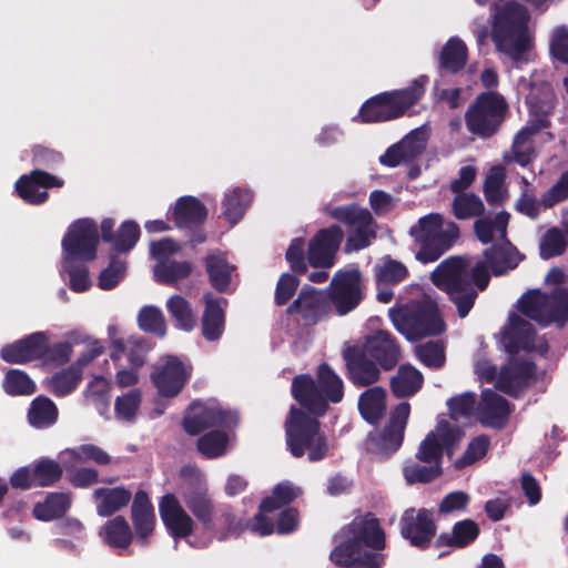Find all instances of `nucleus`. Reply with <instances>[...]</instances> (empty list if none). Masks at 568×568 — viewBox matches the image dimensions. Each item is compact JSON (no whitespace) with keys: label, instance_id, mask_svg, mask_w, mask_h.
Wrapping results in <instances>:
<instances>
[{"label":"nucleus","instance_id":"nucleus-56","mask_svg":"<svg viewBox=\"0 0 568 568\" xmlns=\"http://www.w3.org/2000/svg\"><path fill=\"white\" fill-rule=\"evenodd\" d=\"M142 403L140 388H132L122 396H118L114 403V413L118 419L133 422Z\"/></svg>","mask_w":568,"mask_h":568},{"label":"nucleus","instance_id":"nucleus-45","mask_svg":"<svg viewBox=\"0 0 568 568\" xmlns=\"http://www.w3.org/2000/svg\"><path fill=\"white\" fill-rule=\"evenodd\" d=\"M82 377V372L70 365L48 379V388L55 397H65L78 388Z\"/></svg>","mask_w":568,"mask_h":568},{"label":"nucleus","instance_id":"nucleus-59","mask_svg":"<svg viewBox=\"0 0 568 568\" xmlns=\"http://www.w3.org/2000/svg\"><path fill=\"white\" fill-rule=\"evenodd\" d=\"M505 171L501 166L491 169L484 183V194L490 205H500L506 199V191L503 190Z\"/></svg>","mask_w":568,"mask_h":568},{"label":"nucleus","instance_id":"nucleus-42","mask_svg":"<svg viewBox=\"0 0 568 568\" xmlns=\"http://www.w3.org/2000/svg\"><path fill=\"white\" fill-rule=\"evenodd\" d=\"M253 201V193L246 187H234L225 194L222 202V215L231 224L235 225L244 216L246 210Z\"/></svg>","mask_w":568,"mask_h":568},{"label":"nucleus","instance_id":"nucleus-62","mask_svg":"<svg viewBox=\"0 0 568 568\" xmlns=\"http://www.w3.org/2000/svg\"><path fill=\"white\" fill-rule=\"evenodd\" d=\"M476 405V394L473 392H465L460 395L450 397L447 400V408L450 418L457 420L460 417H469L473 415Z\"/></svg>","mask_w":568,"mask_h":568},{"label":"nucleus","instance_id":"nucleus-34","mask_svg":"<svg viewBox=\"0 0 568 568\" xmlns=\"http://www.w3.org/2000/svg\"><path fill=\"white\" fill-rule=\"evenodd\" d=\"M204 267L211 286L220 293L227 292L235 275L236 266L229 263L225 253L221 251L209 253L204 258Z\"/></svg>","mask_w":568,"mask_h":568},{"label":"nucleus","instance_id":"nucleus-38","mask_svg":"<svg viewBox=\"0 0 568 568\" xmlns=\"http://www.w3.org/2000/svg\"><path fill=\"white\" fill-rule=\"evenodd\" d=\"M386 389L381 386H369L364 390L357 403L363 419L372 425H377L386 413Z\"/></svg>","mask_w":568,"mask_h":568},{"label":"nucleus","instance_id":"nucleus-46","mask_svg":"<svg viewBox=\"0 0 568 568\" xmlns=\"http://www.w3.org/2000/svg\"><path fill=\"white\" fill-rule=\"evenodd\" d=\"M28 419L36 428L50 427L58 419V408L49 397L38 396L31 403Z\"/></svg>","mask_w":568,"mask_h":568},{"label":"nucleus","instance_id":"nucleus-2","mask_svg":"<svg viewBox=\"0 0 568 568\" xmlns=\"http://www.w3.org/2000/svg\"><path fill=\"white\" fill-rule=\"evenodd\" d=\"M329 560L342 568H383L387 546L385 529L372 511L356 509L353 519L334 536Z\"/></svg>","mask_w":568,"mask_h":568},{"label":"nucleus","instance_id":"nucleus-7","mask_svg":"<svg viewBox=\"0 0 568 568\" xmlns=\"http://www.w3.org/2000/svg\"><path fill=\"white\" fill-rule=\"evenodd\" d=\"M493 41L498 51L514 61H521L529 47L528 16L517 2H507L494 17Z\"/></svg>","mask_w":568,"mask_h":568},{"label":"nucleus","instance_id":"nucleus-21","mask_svg":"<svg viewBox=\"0 0 568 568\" xmlns=\"http://www.w3.org/2000/svg\"><path fill=\"white\" fill-rule=\"evenodd\" d=\"M159 515L170 537L175 542L193 535L196 523L173 493L164 494L159 500Z\"/></svg>","mask_w":568,"mask_h":568},{"label":"nucleus","instance_id":"nucleus-16","mask_svg":"<svg viewBox=\"0 0 568 568\" xmlns=\"http://www.w3.org/2000/svg\"><path fill=\"white\" fill-rule=\"evenodd\" d=\"M192 375V366H186L178 356L166 355L154 365L150 379L164 398L178 396Z\"/></svg>","mask_w":568,"mask_h":568},{"label":"nucleus","instance_id":"nucleus-28","mask_svg":"<svg viewBox=\"0 0 568 568\" xmlns=\"http://www.w3.org/2000/svg\"><path fill=\"white\" fill-rule=\"evenodd\" d=\"M384 371H392L400 361V347L387 331H376L359 345Z\"/></svg>","mask_w":568,"mask_h":568},{"label":"nucleus","instance_id":"nucleus-11","mask_svg":"<svg viewBox=\"0 0 568 568\" xmlns=\"http://www.w3.org/2000/svg\"><path fill=\"white\" fill-rule=\"evenodd\" d=\"M329 217L344 224L347 229L345 252H358L368 247L377 236V224L368 209L357 203L329 206Z\"/></svg>","mask_w":568,"mask_h":568},{"label":"nucleus","instance_id":"nucleus-26","mask_svg":"<svg viewBox=\"0 0 568 568\" xmlns=\"http://www.w3.org/2000/svg\"><path fill=\"white\" fill-rule=\"evenodd\" d=\"M64 181L55 175H52L43 170L36 169L29 174L21 175L16 184L18 195L28 204L40 205L48 201L49 193L47 191H39V187L52 189L62 187Z\"/></svg>","mask_w":568,"mask_h":568},{"label":"nucleus","instance_id":"nucleus-1","mask_svg":"<svg viewBox=\"0 0 568 568\" xmlns=\"http://www.w3.org/2000/svg\"><path fill=\"white\" fill-rule=\"evenodd\" d=\"M505 243V246L494 244L484 251L486 263L478 261L470 266L469 257L450 256L434 272V283L447 293L460 318H465L474 307L478 291L487 288L490 282L487 265L495 276H500L516 268L523 260L518 250L508 240Z\"/></svg>","mask_w":568,"mask_h":568},{"label":"nucleus","instance_id":"nucleus-41","mask_svg":"<svg viewBox=\"0 0 568 568\" xmlns=\"http://www.w3.org/2000/svg\"><path fill=\"white\" fill-rule=\"evenodd\" d=\"M422 373L410 365L399 366L397 374L390 378V390L397 398L415 395L423 386Z\"/></svg>","mask_w":568,"mask_h":568},{"label":"nucleus","instance_id":"nucleus-9","mask_svg":"<svg viewBox=\"0 0 568 568\" xmlns=\"http://www.w3.org/2000/svg\"><path fill=\"white\" fill-rule=\"evenodd\" d=\"M509 112L508 103L497 91L479 93L465 112L467 130L481 139L497 134Z\"/></svg>","mask_w":568,"mask_h":568},{"label":"nucleus","instance_id":"nucleus-19","mask_svg":"<svg viewBox=\"0 0 568 568\" xmlns=\"http://www.w3.org/2000/svg\"><path fill=\"white\" fill-rule=\"evenodd\" d=\"M359 270L338 271L329 283L328 298L339 315L356 308L363 300Z\"/></svg>","mask_w":568,"mask_h":568},{"label":"nucleus","instance_id":"nucleus-13","mask_svg":"<svg viewBox=\"0 0 568 568\" xmlns=\"http://www.w3.org/2000/svg\"><path fill=\"white\" fill-rule=\"evenodd\" d=\"M99 231L91 219H79L72 222L61 242L63 263L82 261L91 262L97 257Z\"/></svg>","mask_w":568,"mask_h":568},{"label":"nucleus","instance_id":"nucleus-64","mask_svg":"<svg viewBox=\"0 0 568 568\" xmlns=\"http://www.w3.org/2000/svg\"><path fill=\"white\" fill-rule=\"evenodd\" d=\"M566 200H568V170L562 172L556 183L541 195L540 204L545 209H551Z\"/></svg>","mask_w":568,"mask_h":568},{"label":"nucleus","instance_id":"nucleus-37","mask_svg":"<svg viewBox=\"0 0 568 568\" xmlns=\"http://www.w3.org/2000/svg\"><path fill=\"white\" fill-rule=\"evenodd\" d=\"M479 525L473 519H463L454 524L452 532H442L435 540V547L466 548L479 536Z\"/></svg>","mask_w":568,"mask_h":568},{"label":"nucleus","instance_id":"nucleus-53","mask_svg":"<svg viewBox=\"0 0 568 568\" xmlns=\"http://www.w3.org/2000/svg\"><path fill=\"white\" fill-rule=\"evenodd\" d=\"M139 327L159 337L166 334V323L161 310L156 306H143L138 315Z\"/></svg>","mask_w":568,"mask_h":568},{"label":"nucleus","instance_id":"nucleus-48","mask_svg":"<svg viewBox=\"0 0 568 568\" xmlns=\"http://www.w3.org/2000/svg\"><path fill=\"white\" fill-rule=\"evenodd\" d=\"M215 527L212 532L219 540H225L230 536H237L243 530L241 520L237 519L231 506L224 505L219 508L217 516L214 515Z\"/></svg>","mask_w":568,"mask_h":568},{"label":"nucleus","instance_id":"nucleus-32","mask_svg":"<svg viewBox=\"0 0 568 568\" xmlns=\"http://www.w3.org/2000/svg\"><path fill=\"white\" fill-rule=\"evenodd\" d=\"M43 346V332H34L11 344L4 345L0 351L2 361L9 364H26L41 358Z\"/></svg>","mask_w":568,"mask_h":568},{"label":"nucleus","instance_id":"nucleus-18","mask_svg":"<svg viewBox=\"0 0 568 568\" xmlns=\"http://www.w3.org/2000/svg\"><path fill=\"white\" fill-rule=\"evenodd\" d=\"M399 528L402 537L420 550L430 546L437 531L434 514L427 508H407L400 516Z\"/></svg>","mask_w":568,"mask_h":568},{"label":"nucleus","instance_id":"nucleus-54","mask_svg":"<svg viewBox=\"0 0 568 568\" xmlns=\"http://www.w3.org/2000/svg\"><path fill=\"white\" fill-rule=\"evenodd\" d=\"M36 487H50L57 484L63 475V468L54 459L41 458L33 465Z\"/></svg>","mask_w":568,"mask_h":568},{"label":"nucleus","instance_id":"nucleus-12","mask_svg":"<svg viewBox=\"0 0 568 568\" xmlns=\"http://www.w3.org/2000/svg\"><path fill=\"white\" fill-rule=\"evenodd\" d=\"M180 477L182 479L180 495L186 508L204 530H213L215 504L204 475L195 467L184 466L180 470Z\"/></svg>","mask_w":568,"mask_h":568},{"label":"nucleus","instance_id":"nucleus-30","mask_svg":"<svg viewBox=\"0 0 568 568\" xmlns=\"http://www.w3.org/2000/svg\"><path fill=\"white\" fill-rule=\"evenodd\" d=\"M477 412L483 425L501 429L509 419L513 406L505 397L487 388L481 392Z\"/></svg>","mask_w":568,"mask_h":568},{"label":"nucleus","instance_id":"nucleus-24","mask_svg":"<svg viewBox=\"0 0 568 568\" xmlns=\"http://www.w3.org/2000/svg\"><path fill=\"white\" fill-rule=\"evenodd\" d=\"M343 239V230L337 224L317 231L308 244V264L314 268L332 267Z\"/></svg>","mask_w":568,"mask_h":568},{"label":"nucleus","instance_id":"nucleus-47","mask_svg":"<svg viewBox=\"0 0 568 568\" xmlns=\"http://www.w3.org/2000/svg\"><path fill=\"white\" fill-rule=\"evenodd\" d=\"M166 310L176 327L190 332L196 326V316L189 301L182 295H172L166 301Z\"/></svg>","mask_w":568,"mask_h":568},{"label":"nucleus","instance_id":"nucleus-20","mask_svg":"<svg viewBox=\"0 0 568 568\" xmlns=\"http://www.w3.org/2000/svg\"><path fill=\"white\" fill-rule=\"evenodd\" d=\"M345 376L356 387H369L381 379V367L359 345L343 348Z\"/></svg>","mask_w":568,"mask_h":568},{"label":"nucleus","instance_id":"nucleus-57","mask_svg":"<svg viewBox=\"0 0 568 568\" xmlns=\"http://www.w3.org/2000/svg\"><path fill=\"white\" fill-rule=\"evenodd\" d=\"M73 353L70 342H59L52 345L48 344V336L43 332V346L41 349V358L44 363L60 367L69 363Z\"/></svg>","mask_w":568,"mask_h":568},{"label":"nucleus","instance_id":"nucleus-4","mask_svg":"<svg viewBox=\"0 0 568 568\" xmlns=\"http://www.w3.org/2000/svg\"><path fill=\"white\" fill-rule=\"evenodd\" d=\"M427 75H419L400 90L381 92L367 99L353 118L354 122L371 124L393 121L404 116L425 94Z\"/></svg>","mask_w":568,"mask_h":568},{"label":"nucleus","instance_id":"nucleus-40","mask_svg":"<svg viewBox=\"0 0 568 568\" xmlns=\"http://www.w3.org/2000/svg\"><path fill=\"white\" fill-rule=\"evenodd\" d=\"M535 158L534 136L523 129L515 134L510 148L503 153V162L506 165L518 164L521 168L529 166Z\"/></svg>","mask_w":568,"mask_h":568},{"label":"nucleus","instance_id":"nucleus-36","mask_svg":"<svg viewBox=\"0 0 568 568\" xmlns=\"http://www.w3.org/2000/svg\"><path fill=\"white\" fill-rule=\"evenodd\" d=\"M468 60V49L465 42L452 37L443 45L438 55V71L440 75L456 74L462 71Z\"/></svg>","mask_w":568,"mask_h":568},{"label":"nucleus","instance_id":"nucleus-17","mask_svg":"<svg viewBox=\"0 0 568 568\" xmlns=\"http://www.w3.org/2000/svg\"><path fill=\"white\" fill-rule=\"evenodd\" d=\"M284 483H278L272 496H266L258 506V511L247 521L246 528L261 536H268L275 530L284 534Z\"/></svg>","mask_w":568,"mask_h":568},{"label":"nucleus","instance_id":"nucleus-55","mask_svg":"<svg viewBox=\"0 0 568 568\" xmlns=\"http://www.w3.org/2000/svg\"><path fill=\"white\" fill-rule=\"evenodd\" d=\"M568 245L565 233L554 226L545 232L539 244V255L542 260H549L564 254Z\"/></svg>","mask_w":568,"mask_h":568},{"label":"nucleus","instance_id":"nucleus-43","mask_svg":"<svg viewBox=\"0 0 568 568\" xmlns=\"http://www.w3.org/2000/svg\"><path fill=\"white\" fill-rule=\"evenodd\" d=\"M71 506L70 495L67 493H49L43 503L33 507V516L42 521H50L65 515Z\"/></svg>","mask_w":568,"mask_h":568},{"label":"nucleus","instance_id":"nucleus-6","mask_svg":"<svg viewBox=\"0 0 568 568\" xmlns=\"http://www.w3.org/2000/svg\"><path fill=\"white\" fill-rule=\"evenodd\" d=\"M321 416L311 415L301 406H291L286 422L287 446L294 457L305 454L312 463L325 459L329 454L326 435L321 430Z\"/></svg>","mask_w":568,"mask_h":568},{"label":"nucleus","instance_id":"nucleus-27","mask_svg":"<svg viewBox=\"0 0 568 568\" xmlns=\"http://www.w3.org/2000/svg\"><path fill=\"white\" fill-rule=\"evenodd\" d=\"M239 422L235 412L221 407H201L194 414L185 415L182 420L183 429L191 436H196L213 427L231 428Z\"/></svg>","mask_w":568,"mask_h":568},{"label":"nucleus","instance_id":"nucleus-63","mask_svg":"<svg viewBox=\"0 0 568 568\" xmlns=\"http://www.w3.org/2000/svg\"><path fill=\"white\" fill-rule=\"evenodd\" d=\"M419 361L432 368H439L445 363L444 346L439 342L429 341L416 347Z\"/></svg>","mask_w":568,"mask_h":568},{"label":"nucleus","instance_id":"nucleus-44","mask_svg":"<svg viewBox=\"0 0 568 568\" xmlns=\"http://www.w3.org/2000/svg\"><path fill=\"white\" fill-rule=\"evenodd\" d=\"M101 535L104 541L112 548L125 549L133 540V531L123 516H116L108 520Z\"/></svg>","mask_w":568,"mask_h":568},{"label":"nucleus","instance_id":"nucleus-50","mask_svg":"<svg viewBox=\"0 0 568 568\" xmlns=\"http://www.w3.org/2000/svg\"><path fill=\"white\" fill-rule=\"evenodd\" d=\"M229 436L221 430L205 433L196 440L197 450L206 458L213 459L226 453Z\"/></svg>","mask_w":568,"mask_h":568},{"label":"nucleus","instance_id":"nucleus-5","mask_svg":"<svg viewBox=\"0 0 568 568\" xmlns=\"http://www.w3.org/2000/svg\"><path fill=\"white\" fill-rule=\"evenodd\" d=\"M409 235L418 247L416 260L426 264L449 251L459 239L460 231L455 222H445L442 214L429 213L410 227Z\"/></svg>","mask_w":568,"mask_h":568},{"label":"nucleus","instance_id":"nucleus-25","mask_svg":"<svg viewBox=\"0 0 568 568\" xmlns=\"http://www.w3.org/2000/svg\"><path fill=\"white\" fill-rule=\"evenodd\" d=\"M457 439V434L449 423H439L437 432H429L419 444L416 459L424 464L442 466L444 450L450 456Z\"/></svg>","mask_w":568,"mask_h":568},{"label":"nucleus","instance_id":"nucleus-22","mask_svg":"<svg viewBox=\"0 0 568 568\" xmlns=\"http://www.w3.org/2000/svg\"><path fill=\"white\" fill-rule=\"evenodd\" d=\"M536 381V363L518 357L500 368L495 387L506 395L516 398Z\"/></svg>","mask_w":568,"mask_h":568},{"label":"nucleus","instance_id":"nucleus-60","mask_svg":"<svg viewBox=\"0 0 568 568\" xmlns=\"http://www.w3.org/2000/svg\"><path fill=\"white\" fill-rule=\"evenodd\" d=\"M489 444V438L486 435L471 439L463 456L456 460L455 467L462 469L483 458L488 452Z\"/></svg>","mask_w":568,"mask_h":568},{"label":"nucleus","instance_id":"nucleus-10","mask_svg":"<svg viewBox=\"0 0 568 568\" xmlns=\"http://www.w3.org/2000/svg\"><path fill=\"white\" fill-rule=\"evenodd\" d=\"M519 312L542 327L568 322V288L556 287L551 293L530 290L518 300Z\"/></svg>","mask_w":568,"mask_h":568},{"label":"nucleus","instance_id":"nucleus-51","mask_svg":"<svg viewBox=\"0 0 568 568\" xmlns=\"http://www.w3.org/2000/svg\"><path fill=\"white\" fill-rule=\"evenodd\" d=\"M452 206L453 213L458 220H468L475 216H480L485 212L483 201L474 193L456 194Z\"/></svg>","mask_w":568,"mask_h":568},{"label":"nucleus","instance_id":"nucleus-49","mask_svg":"<svg viewBox=\"0 0 568 568\" xmlns=\"http://www.w3.org/2000/svg\"><path fill=\"white\" fill-rule=\"evenodd\" d=\"M2 388L10 396H28L32 395L37 387L29 375L17 368L9 369L3 378Z\"/></svg>","mask_w":568,"mask_h":568},{"label":"nucleus","instance_id":"nucleus-23","mask_svg":"<svg viewBox=\"0 0 568 568\" xmlns=\"http://www.w3.org/2000/svg\"><path fill=\"white\" fill-rule=\"evenodd\" d=\"M171 214L178 229L193 231L190 239L193 247L206 241V234L197 230L207 217V210L199 199L191 195L181 196L175 202Z\"/></svg>","mask_w":568,"mask_h":568},{"label":"nucleus","instance_id":"nucleus-35","mask_svg":"<svg viewBox=\"0 0 568 568\" xmlns=\"http://www.w3.org/2000/svg\"><path fill=\"white\" fill-rule=\"evenodd\" d=\"M536 329L531 323L517 314L509 317V326L504 331V341L506 351L516 354L520 349H526L534 343Z\"/></svg>","mask_w":568,"mask_h":568},{"label":"nucleus","instance_id":"nucleus-58","mask_svg":"<svg viewBox=\"0 0 568 568\" xmlns=\"http://www.w3.org/2000/svg\"><path fill=\"white\" fill-rule=\"evenodd\" d=\"M140 235L141 231L136 222L124 221L115 232L112 248L116 253H126L135 246Z\"/></svg>","mask_w":568,"mask_h":568},{"label":"nucleus","instance_id":"nucleus-8","mask_svg":"<svg viewBox=\"0 0 568 568\" xmlns=\"http://www.w3.org/2000/svg\"><path fill=\"white\" fill-rule=\"evenodd\" d=\"M389 317L395 328L409 342L438 336L446 329L439 308L433 301H423L408 310H389Z\"/></svg>","mask_w":568,"mask_h":568},{"label":"nucleus","instance_id":"nucleus-61","mask_svg":"<svg viewBox=\"0 0 568 568\" xmlns=\"http://www.w3.org/2000/svg\"><path fill=\"white\" fill-rule=\"evenodd\" d=\"M408 275L407 267L395 260L386 261L376 272L378 284L395 285L404 281Z\"/></svg>","mask_w":568,"mask_h":568},{"label":"nucleus","instance_id":"nucleus-14","mask_svg":"<svg viewBox=\"0 0 568 568\" xmlns=\"http://www.w3.org/2000/svg\"><path fill=\"white\" fill-rule=\"evenodd\" d=\"M180 251V245L171 237L152 242L150 253L156 260L153 273L154 280L163 285L175 286L180 281L187 278L193 265L187 261H175L172 255Z\"/></svg>","mask_w":568,"mask_h":568},{"label":"nucleus","instance_id":"nucleus-39","mask_svg":"<svg viewBox=\"0 0 568 568\" xmlns=\"http://www.w3.org/2000/svg\"><path fill=\"white\" fill-rule=\"evenodd\" d=\"M97 501V513L101 517H110L126 507L132 498V493L124 486L113 488L101 487L93 491Z\"/></svg>","mask_w":568,"mask_h":568},{"label":"nucleus","instance_id":"nucleus-29","mask_svg":"<svg viewBox=\"0 0 568 568\" xmlns=\"http://www.w3.org/2000/svg\"><path fill=\"white\" fill-rule=\"evenodd\" d=\"M131 520L136 542L145 547L156 526L154 506L145 490H138L131 506Z\"/></svg>","mask_w":568,"mask_h":568},{"label":"nucleus","instance_id":"nucleus-3","mask_svg":"<svg viewBox=\"0 0 568 568\" xmlns=\"http://www.w3.org/2000/svg\"><path fill=\"white\" fill-rule=\"evenodd\" d=\"M292 397L311 415L325 416L331 404L344 399L345 386L342 377L326 363H321L315 378L310 374H300L292 379Z\"/></svg>","mask_w":568,"mask_h":568},{"label":"nucleus","instance_id":"nucleus-33","mask_svg":"<svg viewBox=\"0 0 568 568\" xmlns=\"http://www.w3.org/2000/svg\"><path fill=\"white\" fill-rule=\"evenodd\" d=\"M205 306L201 318L203 337L209 342L219 341L225 329V311L227 301L215 298L211 293L203 296Z\"/></svg>","mask_w":568,"mask_h":568},{"label":"nucleus","instance_id":"nucleus-52","mask_svg":"<svg viewBox=\"0 0 568 568\" xmlns=\"http://www.w3.org/2000/svg\"><path fill=\"white\" fill-rule=\"evenodd\" d=\"M403 474L410 485L428 484L443 475V468L439 465H420L417 462H408L403 468Z\"/></svg>","mask_w":568,"mask_h":568},{"label":"nucleus","instance_id":"nucleus-31","mask_svg":"<svg viewBox=\"0 0 568 568\" xmlns=\"http://www.w3.org/2000/svg\"><path fill=\"white\" fill-rule=\"evenodd\" d=\"M327 303L326 295L308 285L305 284L297 297L286 307V314L298 315L307 323H316L325 311Z\"/></svg>","mask_w":568,"mask_h":568},{"label":"nucleus","instance_id":"nucleus-15","mask_svg":"<svg viewBox=\"0 0 568 568\" xmlns=\"http://www.w3.org/2000/svg\"><path fill=\"white\" fill-rule=\"evenodd\" d=\"M410 414L407 402L399 403L390 413L385 427L368 437V450L381 457H388L397 452L404 440L405 429Z\"/></svg>","mask_w":568,"mask_h":568}]
</instances>
